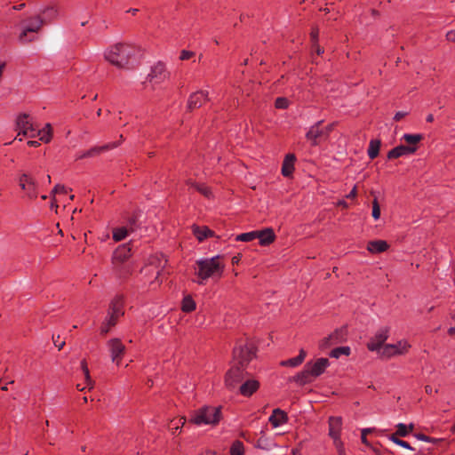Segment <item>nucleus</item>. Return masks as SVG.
Returning a JSON list of instances; mask_svg holds the SVG:
<instances>
[{
	"label": "nucleus",
	"instance_id": "7ed1b4c3",
	"mask_svg": "<svg viewBox=\"0 0 455 455\" xmlns=\"http://www.w3.org/2000/svg\"><path fill=\"white\" fill-rule=\"evenodd\" d=\"M40 15L30 16L22 19L15 27L20 29L19 41L28 44L36 39V34L43 27Z\"/></svg>",
	"mask_w": 455,
	"mask_h": 455
},
{
	"label": "nucleus",
	"instance_id": "774afa93",
	"mask_svg": "<svg viewBox=\"0 0 455 455\" xmlns=\"http://www.w3.org/2000/svg\"><path fill=\"white\" fill-rule=\"evenodd\" d=\"M200 455H217V453L212 451H206L204 452H202Z\"/></svg>",
	"mask_w": 455,
	"mask_h": 455
},
{
	"label": "nucleus",
	"instance_id": "680f3d73",
	"mask_svg": "<svg viewBox=\"0 0 455 455\" xmlns=\"http://www.w3.org/2000/svg\"><path fill=\"white\" fill-rule=\"evenodd\" d=\"M53 342L56 347H58L59 350L62 349L63 346L65 345L64 341H61L60 343H57V340L53 338Z\"/></svg>",
	"mask_w": 455,
	"mask_h": 455
},
{
	"label": "nucleus",
	"instance_id": "412c9836",
	"mask_svg": "<svg viewBox=\"0 0 455 455\" xmlns=\"http://www.w3.org/2000/svg\"><path fill=\"white\" fill-rule=\"evenodd\" d=\"M288 415L283 410L276 408L273 410L271 416L268 419V421L272 425L273 427H278L281 425H283L288 422Z\"/></svg>",
	"mask_w": 455,
	"mask_h": 455
},
{
	"label": "nucleus",
	"instance_id": "c03bdc74",
	"mask_svg": "<svg viewBox=\"0 0 455 455\" xmlns=\"http://www.w3.org/2000/svg\"><path fill=\"white\" fill-rule=\"evenodd\" d=\"M372 217L376 220L380 217V207L377 198L372 201Z\"/></svg>",
	"mask_w": 455,
	"mask_h": 455
},
{
	"label": "nucleus",
	"instance_id": "a18cd8bd",
	"mask_svg": "<svg viewBox=\"0 0 455 455\" xmlns=\"http://www.w3.org/2000/svg\"><path fill=\"white\" fill-rule=\"evenodd\" d=\"M275 106L279 109H285L289 106V101L286 98L279 97L275 100Z\"/></svg>",
	"mask_w": 455,
	"mask_h": 455
},
{
	"label": "nucleus",
	"instance_id": "f257e3e1",
	"mask_svg": "<svg viewBox=\"0 0 455 455\" xmlns=\"http://www.w3.org/2000/svg\"><path fill=\"white\" fill-rule=\"evenodd\" d=\"M140 50L132 44L118 43L105 51V59L118 68H131L138 62Z\"/></svg>",
	"mask_w": 455,
	"mask_h": 455
},
{
	"label": "nucleus",
	"instance_id": "f704fd0d",
	"mask_svg": "<svg viewBox=\"0 0 455 455\" xmlns=\"http://www.w3.org/2000/svg\"><path fill=\"white\" fill-rule=\"evenodd\" d=\"M423 139L421 134H409L403 136V140L408 144L407 146H416Z\"/></svg>",
	"mask_w": 455,
	"mask_h": 455
},
{
	"label": "nucleus",
	"instance_id": "13d9d810",
	"mask_svg": "<svg viewBox=\"0 0 455 455\" xmlns=\"http://www.w3.org/2000/svg\"><path fill=\"white\" fill-rule=\"evenodd\" d=\"M357 196V190H356V187H354V188L349 192V194L347 196V198H350V199H353V198H355Z\"/></svg>",
	"mask_w": 455,
	"mask_h": 455
},
{
	"label": "nucleus",
	"instance_id": "a19ab883",
	"mask_svg": "<svg viewBox=\"0 0 455 455\" xmlns=\"http://www.w3.org/2000/svg\"><path fill=\"white\" fill-rule=\"evenodd\" d=\"M397 436L398 435H396L395 434H392L391 435L388 436V439L401 447H403L408 450H412V447L410 445L409 443L402 439H399Z\"/></svg>",
	"mask_w": 455,
	"mask_h": 455
},
{
	"label": "nucleus",
	"instance_id": "423d86ee",
	"mask_svg": "<svg viewBox=\"0 0 455 455\" xmlns=\"http://www.w3.org/2000/svg\"><path fill=\"white\" fill-rule=\"evenodd\" d=\"M247 375L246 367L235 364L226 373L225 385L229 390H233L246 379Z\"/></svg>",
	"mask_w": 455,
	"mask_h": 455
},
{
	"label": "nucleus",
	"instance_id": "72a5a7b5",
	"mask_svg": "<svg viewBox=\"0 0 455 455\" xmlns=\"http://www.w3.org/2000/svg\"><path fill=\"white\" fill-rule=\"evenodd\" d=\"M165 67L162 63H157L151 70V73L148 75L150 76V80L152 81L155 78H159L161 80L165 76Z\"/></svg>",
	"mask_w": 455,
	"mask_h": 455
},
{
	"label": "nucleus",
	"instance_id": "58836bf2",
	"mask_svg": "<svg viewBox=\"0 0 455 455\" xmlns=\"http://www.w3.org/2000/svg\"><path fill=\"white\" fill-rule=\"evenodd\" d=\"M257 238V231H251L247 233H242L235 238L236 241L241 242H251Z\"/></svg>",
	"mask_w": 455,
	"mask_h": 455
},
{
	"label": "nucleus",
	"instance_id": "473e14b6",
	"mask_svg": "<svg viewBox=\"0 0 455 455\" xmlns=\"http://www.w3.org/2000/svg\"><path fill=\"white\" fill-rule=\"evenodd\" d=\"M380 145H381V143H380V140H371L370 141L368 151H367L370 159H371V160L375 159L379 156Z\"/></svg>",
	"mask_w": 455,
	"mask_h": 455
},
{
	"label": "nucleus",
	"instance_id": "a878e982",
	"mask_svg": "<svg viewBox=\"0 0 455 455\" xmlns=\"http://www.w3.org/2000/svg\"><path fill=\"white\" fill-rule=\"evenodd\" d=\"M257 238H259L260 245L266 246L275 241V235L272 228H265L257 231Z\"/></svg>",
	"mask_w": 455,
	"mask_h": 455
},
{
	"label": "nucleus",
	"instance_id": "79ce46f5",
	"mask_svg": "<svg viewBox=\"0 0 455 455\" xmlns=\"http://www.w3.org/2000/svg\"><path fill=\"white\" fill-rule=\"evenodd\" d=\"M396 435L398 436H401V437H405L407 436L409 434H408V427L406 424H403V423H398L396 425V432L395 433Z\"/></svg>",
	"mask_w": 455,
	"mask_h": 455
},
{
	"label": "nucleus",
	"instance_id": "ea45409f",
	"mask_svg": "<svg viewBox=\"0 0 455 455\" xmlns=\"http://www.w3.org/2000/svg\"><path fill=\"white\" fill-rule=\"evenodd\" d=\"M196 309V303L190 297L184 298L182 301V310L184 312H192Z\"/></svg>",
	"mask_w": 455,
	"mask_h": 455
},
{
	"label": "nucleus",
	"instance_id": "6e6552de",
	"mask_svg": "<svg viewBox=\"0 0 455 455\" xmlns=\"http://www.w3.org/2000/svg\"><path fill=\"white\" fill-rule=\"evenodd\" d=\"M411 347V344L405 340L401 339L395 344H386L380 351V355L383 357L390 358L396 355H405Z\"/></svg>",
	"mask_w": 455,
	"mask_h": 455
},
{
	"label": "nucleus",
	"instance_id": "7c9ffc66",
	"mask_svg": "<svg viewBox=\"0 0 455 455\" xmlns=\"http://www.w3.org/2000/svg\"><path fill=\"white\" fill-rule=\"evenodd\" d=\"M311 372L308 371V368L307 365H305L304 370L300 372H299L295 377L294 380L299 385H305L311 381Z\"/></svg>",
	"mask_w": 455,
	"mask_h": 455
},
{
	"label": "nucleus",
	"instance_id": "c9c22d12",
	"mask_svg": "<svg viewBox=\"0 0 455 455\" xmlns=\"http://www.w3.org/2000/svg\"><path fill=\"white\" fill-rule=\"evenodd\" d=\"M128 235V229L125 227L116 228L113 230V239L116 242L124 240Z\"/></svg>",
	"mask_w": 455,
	"mask_h": 455
},
{
	"label": "nucleus",
	"instance_id": "e433bc0d",
	"mask_svg": "<svg viewBox=\"0 0 455 455\" xmlns=\"http://www.w3.org/2000/svg\"><path fill=\"white\" fill-rule=\"evenodd\" d=\"M243 443L239 440L235 441L230 447V455H243Z\"/></svg>",
	"mask_w": 455,
	"mask_h": 455
},
{
	"label": "nucleus",
	"instance_id": "f03ea898",
	"mask_svg": "<svg viewBox=\"0 0 455 455\" xmlns=\"http://www.w3.org/2000/svg\"><path fill=\"white\" fill-rule=\"evenodd\" d=\"M196 265V275L198 277L197 283L199 284H204V281L209 278H220L225 269L223 257L220 255L198 259Z\"/></svg>",
	"mask_w": 455,
	"mask_h": 455
},
{
	"label": "nucleus",
	"instance_id": "9b49d317",
	"mask_svg": "<svg viewBox=\"0 0 455 455\" xmlns=\"http://www.w3.org/2000/svg\"><path fill=\"white\" fill-rule=\"evenodd\" d=\"M16 127L19 131V135L34 138L36 137V129L29 121V116L27 114H21L18 116L16 121Z\"/></svg>",
	"mask_w": 455,
	"mask_h": 455
},
{
	"label": "nucleus",
	"instance_id": "4c0bfd02",
	"mask_svg": "<svg viewBox=\"0 0 455 455\" xmlns=\"http://www.w3.org/2000/svg\"><path fill=\"white\" fill-rule=\"evenodd\" d=\"M349 354H350L349 347H339L332 349L330 353V355L334 358H339L342 355H348Z\"/></svg>",
	"mask_w": 455,
	"mask_h": 455
},
{
	"label": "nucleus",
	"instance_id": "39448f33",
	"mask_svg": "<svg viewBox=\"0 0 455 455\" xmlns=\"http://www.w3.org/2000/svg\"><path fill=\"white\" fill-rule=\"evenodd\" d=\"M256 354V347L248 340L239 341L233 350V358L235 364L246 367Z\"/></svg>",
	"mask_w": 455,
	"mask_h": 455
},
{
	"label": "nucleus",
	"instance_id": "aec40b11",
	"mask_svg": "<svg viewBox=\"0 0 455 455\" xmlns=\"http://www.w3.org/2000/svg\"><path fill=\"white\" fill-rule=\"evenodd\" d=\"M259 387V383L256 379H244V382L239 387V393L246 397L251 396Z\"/></svg>",
	"mask_w": 455,
	"mask_h": 455
},
{
	"label": "nucleus",
	"instance_id": "dca6fc26",
	"mask_svg": "<svg viewBox=\"0 0 455 455\" xmlns=\"http://www.w3.org/2000/svg\"><path fill=\"white\" fill-rule=\"evenodd\" d=\"M417 146L400 145L392 148L387 153L388 159H395L403 156L412 155L416 152Z\"/></svg>",
	"mask_w": 455,
	"mask_h": 455
},
{
	"label": "nucleus",
	"instance_id": "0eeeda50",
	"mask_svg": "<svg viewBox=\"0 0 455 455\" xmlns=\"http://www.w3.org/2000/svg\"><path fill=\"white\" fill-rule=\"evenodd\" d=\"M20 188L26 193L30 200H35L38 196V182L29 173H21L18 179Z\"/></svg>",
	"mask_w": 455,
	"mask_h": 455
},
{
	"label": "nucleus",
	"instance_id": "393cba45",
	"mask_svg": "<svg viewBox=\"0 0 455 455\" xmlns=\"http://www.w3.org/2000/svg\"><path fill=\"white\" fill-rule=\"evenodd\" d=\"M192 232L199 242H203L204 239L215 235L214 232L206 226L201 227L197 225H193Z\"/></svg>",
	"mask_w": 455,
	"mask_h": 455
},
{
	"label": "nucleus",
	"instance_id": "864d4df0",
	"mask_svg": "<svg viewBox=\"0 0 455 455\" xmlns=\"http://www.w3.org/2000/svg\"><path fill=\"white\" fill-rule=\"evenodd\" d=\"M111 327H113L112 325H109L108 323H107V321L105 320L100 327V332L101 334H107L109 330L111 329Z\"/></svg>",
	"mask_w": 455,
	"mask_h": 455
},
{
	"label": "nucleus",
	"instance_id": "bb28decb",
	"mask_svg": "<svg viewBox=\"0 0 455 455\" xmlns=\"http://www.w3.org/2000/svg\"><path fill=\"white\" fill-rule=\"evenodd\" d=\"M118 145H119V143H117V142H110V143H107L102 146L93 147V148L86 150V155L88 156V158L94 157L103 152H106V151H108L110 149L116 148Z\"/></svg>",
	"mask_w": 455,
	"mask_h": 455
},
{
	"label": "nucleus",
	"instance_id": "603ef678",
	"mask_svg": "<svg viewBox=\"0 0 455 455\" xmlns=\"http://www.w3.org/2000/svg\"><path fill=\"white\" fill-rule=\"evenodd\" d=\"M416 438L420 440V441H424V442H427V443H435L436 442L435 439L430 437V436H427L424 434H417L415 435Z\"/></svg>",
	"mask_w": 455,
	"mask_h": 455
},
{
	"label": "nucleus",
	"instance_id": "0e129e2a",
	"mask_svg": "<svg viewBox=\"0 0 455 455\" xmlns=\"http://www.w3.org/2000/svg\"><path fill=\"white\" fill-rule=\"evenodd\" d=\"M448 334L451 336H455V327H451L448 329Z\"/></svg>",
	"mask_w": 455,
	"mask_h": 455
},
{
	"label": "nucleus",
	"instance_id": "69168bd1",
	"mask_svg": "<svg viewBox=\"0 0 455 455\" xmlns=\"http://www.w3.org/2000/svg\"><path fill=\"white\" fill-rule=\"evenodd\" d=\"M239 260H240V258L238 256H234L232 258V264L233 265L238 264Z\"/></svg>",
	"mask_w": 455,
	"mask_h": 455
},
{
	"label": "nucleus",
	"instance_id": "c85d7f7f",
	"mask_svg": "<svg viewBox=\"0 0 455 455\" xmlns=\"http://www.w3.org/2000/svg\"><path fill=\"white\" fill-rule=\"evenodd\" d=\"M306 356H307L306 351L304 349H300L299 353L297 356H295L293 358H290L288 360L282 361L280 363V364L282 366L294 368V367L300 365L304 362Z\"/></svg>",
	"mask_w": 455,
	"mask_h": 455
},
{
	"label": "nucleus",
	"instance_id": "4468645a",
	"mask_svg": "<svg viewBox=\"0 0 455 455\" xmlns=\"http://www.w3.org/2000/svg\"><path fill=\"white\" fill-rule=\"evenodd\" d=\"M329 424V435L330 437L335 440L340 439V433L342 428V419L341 417L331 416L328 420Z\"/></svg>",
	"mask_w": 455,
	"mask_h": 455
},
{
	"label": "nucleus",
	"instance_id": "ddd939ff",
	"mask_svg": "<svg viewBox=\"0 0 455 455\" xmlns=\"http://www.w3.org/2000/svg\"><path fill=\"white\" fill-rule=\"evenodd\" d=\"M345 331L344 330H336L334 332L330 334L328 337L323 338L320 342V348L324 349L332 345L340 343L344 340Z\"/></svg>",
	"mask_w": 455,
	"mask_h": 455
},
{
	"label": "nucleus",
	"instance_id": "bf43d9fd",
	"mask_svg": "<svg viewBox=\"0 0 455 455\" xmlns=\"http://www.w3.org/2000/svg\"><path fill=\"white\" fill-rule=\"evenodd\" d=\"M84 158H88V156L86 155V150L85 151H82V152H78L76 154V160H81V159H84Z\"/></svg>",
	"mask_w": 455,
	"mask_h": 455
},
{
	"label": "nucleus",
	"instance_id": "338daca9",
	"mask_svg": "<svg viewBox=\"0 0 455 455\" xmlns=\"http://www.w3.org/2000/svg\"><path fill=\"white\" fill-rule=\"evenodd\" d=\"M139 12V9H136V8H131L127 11V12H130L132 13V15H136L137 12Z\"/></svg>",
	"mask_w": 455,
	"mask_h": 455
},
{
	"label": "nucleus",
	"instance_id": "2eb2a0df",
	"mask_svg": "<svg viewBox=\"0 0 455 455\" xmlns=\"http://www.w3.org/2000/svg\"><path fill=\"white\" fill-rule=\"evenodd\" d=\"M323 121H319L312 125L306 134L307 140L311 142L313 146L319 144V140L324 135V129L321 128L320 125Z\"/></svg>",
	"mask_w": 455,
	"mask_h": 455
},
{
	"label": "nucleus",
	"instance_id": "b1692460",
	"mask_svg": "<svg viewBox=\"0 0 455 455\" xmlns=\"http://www.w3.org/2000/svg\"><path fill=\"white\" fill-rule=\"evenodd\" d=\"M39 15L41 16L43 25H45L52 22L57 19L59 11L56 6L51 5L44 8Z\"/></svg>",
	"mask_w": 455,
	"mask_h": 455
},
{
	"label": "nucleus",
	"instance_id": "2f4dec72",
	"mask_svg": "<svg viewBox=\"0 0 455 455\" xmlns=\"http://www.w3.org/2000/svg\"><path fill=\"white\" fill-rule=\"evenodd\" d=\"M188 184L194 188L196 191H198L200 194H202L204 196L207 198H211L212 196V193L209 187L205 186L204 184H199L191 180L188 181Z\"/></svg>",
	"mask_w": 455,
	"mask_h": 455
},
{
	"label": "nucleus",
	"instance_id": "f8f14e48",
	"mask_svg": "<svg viewBox=\"0 0 455 455\" xmlns=\"http://www.w3.org/2000/svg\"><path fill=\"white\" fill-rule=\"evenodd\" d=\"M308 371L311 372V376L314 378L322 375L326 368L330 365V362L327 358H318L315 363L308 362L306 363Z\"/></svg>",
	"mask_w": 455,
	"mask_h": 455
},
{
	"label": "nucleus",
	"instance_id": "8fccbe9b",
	"mask_svg": "<svg viewBox=\"0 0 455 455\" xmlns=\"http://www.w3.org/2000/svg\"><path fill=\"white\" fill-rule=\"evenodd\" d=\"M68 188L63 186V185H60V184H57L52 191V196H54L55 194H67L68 193Z\"/></svg>",
	"mask_w": 455,
	"mask_h": 455
},
{
	"label": "nucleus",
	"instance_id": "3c124183",
	"mask_svg": "<svg viewBox=\"0 0 455 455\" xmlns=\"http://www.w3.org/2000/svg\"><path fill=\"white\" fill-rule=\"evenodd\" d=\"M195 56V52L192 51L182 50L180 55V60H188Z\"/></svg>",
	"mask_w": 455,
	"mask_h": 455
},
{
	"label": "nucleus",
	"instance_id": "49530a36",
	"mask_svg": "<svg viewBox=\"0 0 455 455\" xmlns=\"http://www.w3.org/2000/svg\"><path fill=\"white\" fill-rule=\"evenodd\" d=\"M186 422V419L185 418H180L177 420H173L172 421L171 423V429L172 430V434H176V432L178 431V429L180 428V426H183Z\"/></svg>",
	"mask_w": 455,
	"mask_h": 455
},
{
	"label": "nucleus",
	"instance_id": "09e8293b",
	"mask_svg": "<svg viewBox=\"0 0 455 455\" xmlns=\"http://www.w3.org/2000/svg\"><path fill=\"white\" fill-rule=\"evenodd\" d=\"M121 316L122 315H116V314L114 315L108 312L105 320L109 323V325L115 326Z\"/></svg>",
	"mask_w": 455,
	"mask_h": 455
},
{
	"label": "nucleus",
	"instance_id": "a211bd4d",
	"mask_svg": "<svg viewBox=\"0 0 455 455\" xmlns=\"http://www.w3.org/2000/svg\"><path fill=\"white\" fill-rule=\"evenodd\" d=\"M132 248L129 243L119 245L114 251L112 261L115 262H127L131 257Z\"/></svg>",
	"mask_w": 455,
	"mask_h": 455
},
{
	"label": "nucleus",
	"instance_id": "37998d69",
	"mask_svg": "<svg viewBox=\"0 0 455 455\" xmlns=\"http://www.w3.org/2000/svg\"><path fill=\"white\" fill-rule=\"evenodd\" d=\"M81 368H82V371L84 372V375L87 386H91L92 385V379H91V377H90V371H89V369H88V366H87V363H86L85 360H83L81 362Z\"/></svg>",
	"mask_w": 455,
	"mask_h": 455
},
{
	"label": "nucleus",
	"instance_id": "20e7f679",
	"mask_svg": "<svg viewBox=\"0 0 455 455\" xmlns=\"http://www.w3.org/2000/svg\"><path fill=\"white\" fill-rule=\"evenodd\" d=\"M221 406H203L195 411L190 422L197 426L217 425L221 419Z\"/></svg>",
	"mask_w": 455,
	"mask_h": 455
},
{
	"label": "nucleus",
	"instance_id": "f3484780",
	"mask_svg": "<svg viewBox=\"0 0 455 455\" xmlns=\"http://www.w3.org/2000/svg\"><path fill=\"white\" fill-rule=\"evenodd\" d=\"M208 100V92L198 91L192 93L188 101V108L190 110L200 108Z\"/></svg>",
	"mask_w": 455,
	"mask_h": 455
},
{
	"label": "nucleus",
	"instance_id": "4d7b16f0",
	"mask_svg": "<svg viewBox=\"0 0 455 455\" xmlns=\"http://www.w3.org/2000/svg\"><path fill=\"white\" fill-rule=\"evenodd\" d=\"M406 115H407L406 112H402V111L396 112L394 116V119L398 122V121L402 120Z\"/></svg>",
	"mask_w": 455,
	"mask_h": 455
},
{
	"label": "nucleus",
	"instance_id": "6ab92c4d",
	"mask_svg": "<svg viewBox=\"0 0 455 455\" xmlns=\"http://www.w3.org/2000/svg\"><path fill=\"white\" fill-rule=\"evenodd\" d=\"M113 271L119 279H125L132 274V267L128 262L112 261Z\"/></svg>",
	"mask_w": 455,
	"mask_h": 455
},
{
	"label": "nucleus",
	"instance_id": "e2e57ef3",
	"mask_svg": "<svg viewBox=\"0 0 455 455\" xmlns=\"http://www.w3.org/2000/svg\"><path fill=\"white\" fill-rule=\"evenodd\" d=\"M28 145L30 147H37L39 145V142L36 140H28Z\"/></svg>",
	"mask_w": 455,
	"mask_h": 455
},
{
	"label": "nucleus",
	"instance_id": "052dcab7",
	"mask_svg": "<svg viewBox=\"0 0 455 455\" xmlns=\"http://www.w3.org/2000/svg\"><path fill=\"white\" fill-rule=\"evenodd\" d=\"M426 393L428 395H431L433 392H437V390H434V388L431 386H426L425 387Z\"/></svg>",
	"mask_w": 455,
	"mask_h": 455
},
{
	"label": "nucleus",
	"instance_id": "4be33fe9",
	"mask_svg": "<svg viewBox=\"0 0 455 455\" xmlns=\"http://www.w3.org/2000/svg\"><path fill=\"white\" fill-rule=\"evenodd\" d=\"M296 162V156L294 154H287L283 161L282 164V174L283 177L289 178L294 172V165Z\"/></svg>",
	"mask_w": 455,
	"mask_h": 455
},
{
	"label": "nucleus",
	"instance_id": "c756f323",
	"mask_svg": "<svg viewBox=\"0 0 455 455\" xmlns=\"http://www.w3.org/2000/svg\"><path fill=\"white\" fill-rule=\"evenodd\" d=\"M36 136L39 137V140L48 143L52 139V126L50 124H46L45 126L41 130H36Z\"/></svg>",
	"mask_w": 455,
	"mask_h": 455
},
{
	"label": "nucleus",
	"instance_id": "6e6d98bb",
	"mask_svg": "<svg viewBox=\"0 0 455 455\" xmlns=\"http://www.w3.org/2000/svg\"><path fill=\"white\" fill-rule=\"evenodd\" d=\"M361 441L366 446H370V443L366 437V430H362L361 432Z\"/></svg>",
	"mask_w": 455,
	"mask_h": 455
},
{
	"label": "nucleus",
	"instance_id": "cd10ccee",
	"mask_svg": "<svg viewBox=\"0 0 455 455\" xmlns=\"http://www.w3.org/2000/svg\"><path fill=\"white\" fill-rule=\"evenodd\" d=\"M388 249V244L384 240L370 241L367 244V250L371 253H381Z\"/></svg>",
	"mask_w": 455,
	"mask_h": 455
},
{
	"label": "nucleus",
	"instance_id": "5701e85b",
	"mask_svg": "<svg viewBox=\"0 0 455 455\" xmlns=\"http://www.w3.org/2000/svg\"><path fill=\"white\" fill-rule=\"evenodd\" d=\"M124 297L122 294H117L112 299L109 305V313L116 314V315H124Z\"/></svg>",
	"mask_w": 455,
	"mask_h": 455
},
{
	"label": "nucleus",
	"instance_id": "de8ad7c7",
	"mask_svg": "<svg viewBox=\"0 0 455 455\" xmlns=\"http://www.w3.org/2000/svg\"><path fill=\"white\" fill-rule=\"evenodd\" d=\"M333 444L337 450L338 455H346L344 443L341 440L333 441Z\"/></svg>",
	"mask_w": 455,
	"mask_h": 455
},
{
	"label": "nucleus",
	"instance_id": "1a4fd4ad",
	"mask_svg": "<svg viewBox=\"0 0 455 455\" xmlns=\"http://www.w3.org/2000/svg\"><path fill=\"white\" fill-rule=\"evenodd\" d=\"M390 332V327L389 326H384L379 328L374 336L371 338V339L367 343V348L370 351H376L379 352L382 350V347H384L386 340L389 337Z\"/></svg>",
	"mask_w": 455,
	"mask_h": 455
},
{
	"label": "nucleus",
	"instance_id": "9d476101",
	"mask_svg": "<svg viewBox=\"0 0 455 455\" xmlns=\"http://www.w3.org/2000/svg\"><path fill=\"white\" fill-rule=\"evenodd\" d=\"M107 346L110 353L112 362L119 366L126 351L125 346L122 343L121 339L117 338L109 339Z\"/></svg>",
	"mask_w": 455,
	"mask_h": 455
},
{
	"label": "nucleus",
	"instance_id": "5fc2aeb1",
	"mask_svg": "<svg viewBox=\"0 0 455 455\" xmlns=\"http://www.w3.org/2000/svg\"><path fill=\"white\" fill-rule=\"evenodd\" d=\"M446 39H447L449 42L455 43V29H454V30H451V31H448V32H447V34H446Z\"/></svg>",
	"mask_w": 455,
	"mask_h": 455
}]
</instances>
